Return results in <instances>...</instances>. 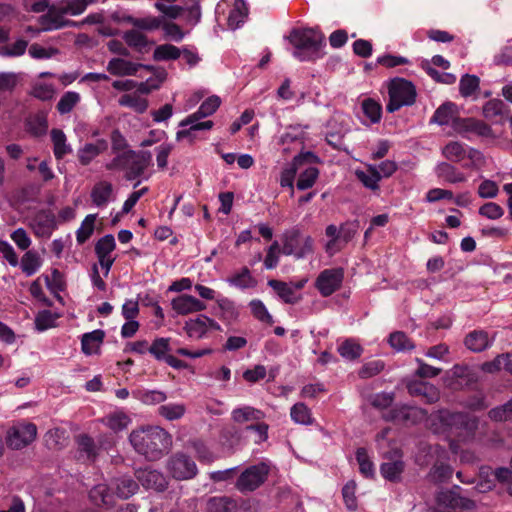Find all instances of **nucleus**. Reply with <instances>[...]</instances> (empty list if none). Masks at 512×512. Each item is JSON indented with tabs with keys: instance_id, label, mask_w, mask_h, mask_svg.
I'll return each mask as SVG.
<instances>
[{
	"instance_id": "63",
	"label": "nucleus",
	"mask_w": 512,
	"mask_h": 512,
	"mask_svg": "<svg viewBox=\"0 0 512 512\" xmlns=\"http://www.w3.org/2000/svg\"><path fill=\"white\" fill-rule=\"evenodd\" d=\"M104 423L113 431L118 432L125 429L129 423V418L124 413H114L107 416Z\"/></svg>"
},
{
	"instance_id": "33",
	"label": "nucleus",
	"mask_w": 512,
	"mask_h": 512,
	"mask_svg": "<svg viewBox=\"0 0 512 512\" xmlns=\"http://www.w3.org/2000/svg\"><path fill=\"white\" fill-rule=\"evenodd\" d=\"M50 137L53 143V153L57 160L63 159L72 152L71 146L67 144L66 135L61 129H52Z\"/></svg>"
},
{
	"instance_id": "11",
	"label": "nucleus",
	"mask_w": 512,
	"mask_h": 512,
	"mask_svg": "<svg viewBox=\"0 0 512 512\" xmlns=\"http://www.w3.org/2000/svg\"><path fill=\"white\" fill-rule=\"evenodd\" d=\"M313 252V239L310 236L302 238L298 227L287 230L283 235V253L303 258Z\"/></svg>"
},
{
	"instance_id": "6",
	"label": "nucleus",
	"mask_w": 512,
	"mask_h": 512,
	"mask_svg": "<svg viewBox=\"0 0 512 512\" xmlns=\"http://www.w3.org/2000/svg\"><path fill=\"white\" fill-rule=\"evenodd\" d=\"M96 0H62L57 5L50 6L47 14L42 16V24L45 30L58 29L64 26L62 16L64 14L79 15L85 11L89 4Z\"/></svg>"
},
{
	"instance_id": "59",
	"label": "nucleus",
	"mask_w": 512,
	"mask_h": 512,
	"mask_svg": "<svg viewBox=\"0 0 512 512\" xmlns=\"http://www.w3.org/2000/svg\"><path fill=\"white\" fill-rule=\"evenodd\" d=\"M252 315L259 321L273 325L274 320L261 300H252L249 304Z\"/></svg>"
},
{
	"instance_id": "15",
	"label": "nucleus",
	"mask_w": 512,
	"mask_h": 512,
	"mask_svg": "<svg viewBox=\"0 0 512 512\" xmlns=\"http://www.w3.org/2000/svg\"><path fill=\"white\" fill-rule=\"evenodd\" d=\"M168 470L177 480L192 479L197 475L195 462L183 453H176L168 461Z\"/></svg>"
},
{
	"instance_id": "61",
	"label": "nucleus",
	"mask_w": 512,
	"mask_h": 512,
	"mask_svg": "<svg viewBox=\"0 0 512 512\" xmlns=\"http://www.w3.org/2000/svg\"><path fill=\"white\" fill-rule=\"evenodd\" d=\"M230 282L242 289L254 287L256 284L255 279L252 277L247 267H243L239 273L235 274Z\"/></svg>"
},
{
	"instance_id": "22",
	"label": "nucleus",
	"mask_w": 512,
	"mask_h": 512,
	"mask_svg": "<svg viewBox=\"0 0 512 512\" xmlns=\"http://www.w3.org/2000/svg\"><path fill=\"white\" fill-rule=\"evenodd\" d=\"M509 112V107L500 99H491L483 106V116L492 124H503Z\"/></svg>"
},
{
	"instance_id": "50",
	"label": "nucleus",
	"mask_w": 512,
	"mask_h": 512,
	"mask_svg": "<svg viewBox=\"0 0 512 512\" xmlns=\"http://www.w3.org/2000/svg\"><path fill=\"white\" fill-rule=\"evenodd\" d=\"M138 483L130 477H121L116 482V494L122 499H128L138 491Z\"/></svg>"
},
{
	"instance_id": "51",
	"label": "nucleus",
	"mask_w": 512,
	"mask_h": 512,
	"mask_svg": "<svg viewBox=\"0 0 512 512\" xmlns=\"http://www.w3.org/2000/svg\"><path fill=\"white\" fill-rule=\"evenodd\" d=\"M185 412L186 406L180 403H168L158 408V414L169 421L182 418Z\"/></svg>"
},
{
	"instance_id": "21",
	"label": "nucleus",
	"mask_w": 512,
	"mask_h": 512,
	"mask_svg": "<svg viewBox=\"0 0 512 512\" xmlns=\"http://www.w3.org/2000/svg\"><path fill=\"white\" fill-rule=\"evenodd\" d=\"M407 390L411 396L421 397L427 404L436 403L440 398V392L434 385L421 380L410 381Z\"/></svg>"
},
{
	"instance_id": "9",
	"label": "nucleus",
	"mask_w": 512,
	"mask_h": 512,
	"mask_svg": "<svg viewBox=\"0 0 512 512\" xmlns=\"http://www.w3.org/2000/svg\"><path fill=\"white\" fill-rule=\"evenodd\" d=\"M37 437V426L28 421H18L7 431L6 444L13 450L30 445Z\"/></svg>"
},
{
	"instance_id": "49",
	"label": "nucleus",
	"mask_w": 512,
	"mask_h": 512,
	"mask_svg": "<svg viewBox=\"0 0 512 512\" xmlns=\"http://www.w3.org/2000/svg\"><path fill=\"white\" fill-rule=\"evenodd\" d=\"M388 342L397 351H408L415 348L414 342L402 331L392 332Z\"/></svg>"
},
{
	"instance_id": "46",
	"label": "nucleus",
	"mask_w": 512,
	"mask_h": 512,
	"mask_svg": "<svg viewBox=\"0 0 512 512\" xmlns=\"http://www.w3.org/2000/svg\"><path fill=\"white\" fill-rule=\"evenodd\" d=\"M181 56V49L172 44L158 45L153 53L155 61L177 60Z\"/></svg>"
},
{
	"instance_id": "17",
	"label": "nucleus",
	"mask_w": 512,
	"mask_h": 512,
	"mask_svg": "<svg viewBox=\"0 0 512 512\" xmlns=\"http://www.w3.org/2000/svg\"><path fill=\"white\" fill-rule=\"evenodd\" d=\"M137 481L145 489H153L162 492L167 489L168 481L164 474L150 467L139 468L135 471Z\"/></svg>"
},
{
	"instance_id": "7",
	"label": "nucleus",
	"mask_w": 512,
	"mask_h": 512,
	"mask_svg": "<svg viewBox=\"0 0 512 512\" xmlns=\"http://www.w3.org/2000/svg\"><path fill=\"white\" fill-rule=\"evenodd\" d=\"M389 101L386 110L394 113L404 106H411L415 103L417 92L415 85L404 78L396 77L388 84Z\"/></svg>"
},
{
	"instance_id": "24",
	"label": "nucleus",
	"mask_w": 512,
	"mask_h": 512,
	"mask_svg": "<svg viewBox=\"0 0 512 512\" xmlns=\"http://www.w3.org/2000/svg\"><path fill=\"white\" fill-rule=\"evenodd\" d=\"M108 149V141L97 139L94 143H85L78 149L77 158L82 166H88L96 157Z\"/></svg>"
},
{
	"instance_id": "52",
	"label": "nucleus",
	"mask_w": 512,
	"mask_h": 512,
	"mask_svg": "<svg viewBox=\"0 0 512 512\" xmlns=\"http://www.w3.org/2000/svg\"><path fill=\"white\" fill-rule=\"evenodd\" d=\"M363 349L353 339H346L338 347V353L345 359L355 360L361 356Z\"/></svg>"
},
{
	"instance_id": "18",
	"label": "nucleus",
	"mask_w": 512,
	"mask_h": 512,
	"mask_svg": "<svg viewBox=\"0 0 512 512\" xmlns=\"http://www.w3.org/2000/svg\"><path fill=\"white\" fill-rule=\"evenodd\" d=\"M302 160H309L312 162H317L319 158L313 154L312 152H306L304 154H300L294 157L293 162L287 167L283 168L280 173V186L282 188H289L290 195H294V181L297 175V165L302 162Z\"/></svg>"
},
{
	"instance_id": "12",
	"label": "nucleus",
	"mask_w": 512,
	"mask_h": 512,
	"mask_svg": "<svg viewBox=\"0 0 512 512\" xmlns=\"http://www.w3.org/2000/svg\"><path fill=\"white\" fill-rule=\"evenodd\" d=\"M269 471V466L263 462L249 466L238 477L236 488L242 493L256 490L266 481Z\"/></svg>"
},
{
	"instance_id": "19",
	"label": "nucleus",
	"mask_w": 512,
	"mask_h": 512,
	"mask_svg": "<svg viewBox=\"0 0 512 512\" xmlns=\"http://www.w3.org/2000/svg\"><path fill=\"white\" fill-rule=\"evenodd\" d=\"M31 226L36 237L50 238L57 228L56 217L50 210H40L34 216Z\"/></svg>"
},
{
	"instance_id": "62",
	"label": "nucleus",
	"mask_w": 512,
	"mask_h": 512,
	"mask_svg": "<svg viewBox=\"0 0 512 512\" xmlns=\"http://www.w3.org/2000/svg\"><path fill=\"white\" fill-rule=\"evenodd\" d=\"M356 483L353 480L348 481L342 488V496L346 507L349 510L357 509Z\"/></svg>"
},
{
	"instance_id": "47",
	"label": "nucleus",
	"mask_w": 512,
	"mask_h": 512,
	"mask_svg": "<svg viewBox=\"0 0 512 512\" xmlns=\"http://www.w3.org/2000/svg\"><path fill=\"white\" fill-rule=\"evenodd\" d=\"M80 94L74 91L65 92L56 105L57 111L61 114L70 113L74 107L80 102Z\"/></svg>"
},
{
	"instance_id": "34",
	"label": "nucleus",
	"mask_w": 512,
	"mask_h": 512,
	"mask_svg": "<svg viewBox=\"0 0 512 512\" xmlns=\"http://www.w3.org/2000/svg\"><path fill=\"white\" fill-rule=\"evenodd\" d=\"M113 194V186L108 181L96 183L91 190V199L97 207H104Z\"/></svg>"
},
{
	"instance_id": "44",
	"label": "nucleus",
	"mask_w": 512,
	"mask_h": 512,
	"mask_svg": "<svg viewBox=\"0 0 512 512\" xmlns=\"http://www.w3.org/2000/svg\"><path fill=\"white\" fill-rule=\"evenodd\" d=\"M96 217V214H89L82 221L79 229L76 231V240L79 245H83L92 236Z\"/></svg>"
},
{
	"instance_id": "48",
	"label": "nucleus",
	"mask_w": 512,
	"mask_h": 512,
	"mask_svg": "<svg viewBox=\"0 0 512 512\" xmlns=\"http://www.w3.org/2000/svg\"><path fill=\"white\" fill-rule=\"evenodd\" d=\"M356 460L359 464L360 473L366 478H373L375 475L374 464L370 460L366 448L360 447L356 450Z\"/></svg>"
},
{
	"instance_id": "2",
	"label": "nucleus",
	"mask_w": 512,
	"mask_h": 512,
	"mask_svg": "<svg viewBox=\"0 0 512 512\" xmlns=\"http://www.w3.org/2000/svg\"><path fill=\"white\" fill-rule=\"evenodd\" d=\"M134 450L149 461H156L168 453L172 436L159 426H145L134 429L129 435Z\"/></svg>"
},
{
	"instance_id": "37",
	"label": "nucleus",
	"mask_w": 512,
	"mask_h": 512,
	"mask_svg": "<svg viewBox=\"0 0 512 512\" xmlns=\"http://www.w3.org/2000/svg\"><path fill=\"white\" fill-rule=\"evenodd\" d=\"M357 179L368 189L373 191L379 189V182L381 180V174L376 166L369 165L367 172L356 171Z\"/></svg>"
},
{
	"instance_id": "10",
	"label": "nucleus",
	"mask_w": 512,
	"mask_h": 512,
	"mask_svg": "<svg viewBox=\"0 0 512 512\" xmlns=\"http://www.w3.org/2000/svg\"><path fill=\"white\" fill-rule=\"evenodd\" d=\"M453 130L461 137L467 140L474 138H490L493 137L491 126L482 120L476 118H461L457 117L452 121Z\"/></svg>"
},
{
	"instance_id": "1",
	"label": "nucleus",
	"mask_w": 512,
	"mask_h": 512,
	"mask_svg": "<svg viewBox=\"0 0 512 512\" xmlns=\"http://www.w3.org/2000/svg\"><path fill=\"white\" fill-rule=\"evenodd\" d=\"M428 427L434 434L444 436L452 446L454 443L466 442L474 437L478 419L466 412L440 409L429 415Z\"/></svg>"
},
{
	"instance_id": "31",
	"label": "nucleus",
	"mask_w": 512,
	"mask_h": 512,
	"mask_svg": "<svg viewBox=\"0 0 512 512\" xmlns=\"http://www.w3.org/2000/svg\"><path fill=\"white\" fill-rule=\"evenodd\" d=\"M436 174L438 178L451 184L462 183L467 179L463 172L459 171L457 167L448 162L439 163L436 166Z\"/></svg>"
},
{
	"instance_id": "60",
	"label": "nucleus",
	"mask_w": 512,
	"mask_h": 512,
	"mask_svg": "<svg viewBox=\"0 0 512 512\" xmlns=\"http://www.w3.org/2000/svg\"><path fill=\"white\" fill-rule=\"evenodd\" d=\"M453 470L447 464L434 465L429 476L434 483L440 484L447 482L452 477Z\"/></svg>"
},
{
	"instance_id": "38",
	"label": "nucleus",
	"mask_w": 512,
	"mask_h": 512,
	"mask_svg": "<svg viewBox=\"0 0 512 512\" xmlns=\"http://www.w3.org/2000/svg\"><path fill=\"white\" fill-rule=\"evenodd\" d=\"M454 108L455 104L452 102H446L440 105L434 112L431 122L437 123L441 126L449 124L452 126L453 119L457 118L454 116Z\"/></svg>"
},
{
	"instance_id": "53",
	"label": "nucleus",
	"mask_w": 512,
	"mask_h": 512,
	"mask_svg": "<svg viewBox=\"0 0 512 512\" xmlns=\"http://www.w3.org/2000/svg\"><path fill=\"white\" fill-rule=\"evenodd\" d=\"M290 415L293 421L303 425L312 424V414L304 403H296L292 406Z\"/></svg>"
},
{
	"instance_id": "28",
	"label": "nucleus",
	"mask_w": 512,
	"mask_h": 512,
	"mask_svg": "<svg viewBox=\"0 0 512 512\" xmlns=\"http://www.w3.org/2000/svg\"><path fill=\"white\" fill-rule=\"evenodd\" d=\"M268 286L271 287L279 298L287 304H296L301 299L300 295H297L292 285L276 279L268 281Z\"/></svg>"
},
{
	"instance_id": "39",
	"label": "nucleus",
	"mask_w": 512,
	"mask_h": 512,
	"mask_svg": "<svg viewBox=\"0 0 512 512\" xmlns=\"http://www.w3.org/2000/svg\"><path fill=\"white\" fill-rule=\"evenodd\" d=\"M208 512H236L237 502L230 497H212L207 504Z\"/></svg>"
},
{
	"instance_id": "58",
	"label": "nucleus",
	"mask_w": 512,
	"mask_h": 512,
	"mask_svg": "<svg viewBox=\"0 0 512 512\" xmlns=\"http://www.w3.org/2000/svg\"><path fill=\"white\" fill-rule=\"evenodd\" d=\"M191 446L195 452L196 458L201 463H212L216 456L214 453L209 449V447L202 441V440H194L191 442Z\"/></svg>"
},
{
	"instance_id": "27",
	"label": "nucleus",
	"mask_w": 512,
	"mask_h": 512,
	"mask_svg": "<svg viewBox=\"0 0 512 512\" xmlns=\"http://www.w3.org/2000/svg\"><path fill=\"white\" fill-rule=\"evenodd\" d=\"M123 39L125 43L140 54H145L150 50L152 42L142 32L131 29L124 33Z\"/></svg>"
},
{
	"instance_id": "25",
	"label": "nucleus",
	"mask_w": 512,
	"mask_h": 512,
	"mask_svg": "<svg viewBox=\"0 0 512 512\" xmlns=\"http://www.w3.org/2000/svg\"><path fill=\"white\" fill-rule=\"evenodd\" d=\"M493 341L494 338H490L488 332L475 329L465 336L464 345L468 350L479 353L489 348Z\"/></svg>"
},
{
	"instance_id": "45",
	"label": "nucleus",
	"mask_w": 512,
	"mask_h": 512,
	"mask_svg": "<svg viewBox=\"0 0 512 512\" xmlns=\"http://www.w3.org/2000/svg\"><path fill=\"white\" fill-rule=\"evenodd\" d=\"M364 115L371 123H379L382 117V105L373 98H365L361 103Z\"/></svg>"
},
{
	"instance_id": "56",
	"label": "nucleus",
	"mask_w": 512,
	"mask_h": 512,
	"mask_svg": "<svg viewBox=\"0 0 512 512\" xmlns=\"http://www.w3.org/2000/svg\"><path fill=\"white\" fill-rule=\"evenodd\" d=\"M480 80L475 75L465 74L460 79L459 91L463 97L472 96L477 90H479Z\"/></svg>"
},
{
	"instance_id": "57",
	"label": "nucleus",
	"mask_w": 512,
	"mask_h": 512,
	"mask_svg": "<svg viewBox=\"0 0 512 512\" xmlns=\"http://www.w3.org/2000/svg\"><path fill=\"white\" fill-rule=\"evenodd\" d=\"M58 315L50 310L39 311L35 317V327L38 331H45L55 327Z\"/></svg>"
},
{
	"instance_id": "64",
	"label": "nucleus",
	"mask_w": 512,
	"mask_h": 512,
	"mask_svg": "<svg viewBox=\"0 0 512 512\" xmlns=\"http://www.w3.org/2000/svg\"><path fill=\"white\" fill-rule=\"evenodd\" d=\"M478 213L488 219L497 220L504 215V209L495 202H487L480 206Z\"/></svg>"
},
{
	"instance_id": "16",
	"label": "nucleus",
	"mask_w": 512,
	"mask_h": 512,
	"mask_svg": "<svg viewBox=\"0 0 512 512\" xmlns=\"http://www.w3.org/2000/svg\"><path fill=\"white\" fill-rule=\"evenodd\" d=\"M183 329L187 336L193 339H202L213 330H222L218 322L204 314H199L196 318L187 320Z\"/></svg>"
},
{
	"instance_id": "36",
	"label": "nucleus",
	"mask_w": 512,
	"mask_h": 512,
	"mask_svg": "<svg viewBox=\"0 0 512 512\" xmlns=\"http://www.w3.org/2000/svg\"><path fill=\"white\" fill-rule=\"evenodd\" d=\"M171 339L168 337H158L150 344V354L157 361H163L171 354Z\"/></svg>"
},
{
	"instance_id": "20",
	"label": "nucleus",
	"mask_w": 512,
	"mask_h": 512,
	"mask_svg": "<svg viewBox=\"0 0 512 512\" xmlns=\"http://www.w3.org/2000/svg\"><path fill=\"white\" fill-rule=\"evenodd\" d=\"M171 306L178 315L197 313L204 311L207 308L203 301L189 294H181L173 298Z\"/></svg>"
},
{
	"instance_id": "30",
	"label": "nucleus",
	"mask_w": 512,
	"mask_h": 512,
	"mask_svg": "<svg viewBox=\"0 0 512 512\" xmlns=\"http://www.w3.org/2000/svg\"><path fill=\"white\" fill-rule=\"evenodd\" d=\"M232 420L238 424L253 423L265 417L263 411L251 406L235 408L231 413Z\"/></svg>"
},
{
	"instance_id": "54",
	"label": "nucleus",
	"mask_w": 512,
	"mask_h": 512,
	"mask_svg": "<svg viewBox=\"0 0 512 512\" xmlns=\"http://www.w3.org/2000/svg\"><path fill=\"white\" fill-rule=\"evenodd\" d=\"M116 243L114 236L107 234L101 237L95 244V254L97 258L110 257L111 253L115 250Z\"/></svg>"
},
{
	"instance_id": "43",
	"label": "nucleus",
	"mask_w": 512,
	"mask_h": 512,
	"mask_svg": "<svg viewBox=\"0 0 512 512\" xmlns=\"http://www.w3.org/2000/svg\"><path fill=\"white\" fill-rule=\"evenodd\" d=\"M452 378L457 380V385H462V381L465 385H470L477 382V374L467 365L456 364L451 369Z\"/></svg>"
},
{
	"instance_id": "14",
	"label": "nucleus",
	"mask_w": 512,
	"mask_h": 512,
	"mask_svg": "<svg viewBox=\"0 0 512 512\" xmlns=\"http://www.w3.org/2000/svg\"><path fill=\"white\" fill-rule=\"evenodd\" d=\"M344 280L343 268L324 269L317 276L315 287L323 297H329L340 289Z\"/></svg>"
},
{
	"instance_id": "4",
	"label": "nucleus",
	"mask_w": 512,
	"mask_h": 512,
	"mask_svg": "<svg viewBox=\"0 0 512 512\" xmlns=\"http://www.w3.org/2000/svg\"><path fill=\"white\" fill-rule=\"evenodd\" d=\"M152 165V154L147 150H126L113 157L105 165L108 171H122L124 178L133 181L143 177L148 179L150 175H145V171Z\"/></svg>"
},
{
	"instance_id": "3",
	"label": "nucleus",
	"mask_w": 512,
	"mask_h": 512,
	"mask_svg": "<svg viewBox=\"0 0 512 512\" xmlns=\"http://www.w3.org/2000/svg\"><path fill=\"white\" fill-rule=\"evenodd\" d=\"M287 39L294 47L293 56L301 62H315L324 56V34L315 28H293Z\"/></svg>"
},
{
	"instance_id": "8",
	"label": "nucleus",
	"mask_w": 512,
	"mask_h": 512,
	"mask_svg": "<svg viewBox=\"0 0 512 512\" xmlns=\"http://www.w3.org/2000/svg\"><path fill=\"white\" fill-rule=\"evenodd\" d=\"M428 414L425 409L409 406L396 405L386 412H382V419L386 422H393L405 426H412L426 420L428 422Z\"/></svg>"
},
{
	"instance_id": "13",
	"label": "nucleus",
	"mask_w": 512,
	"mask_h": 512,
	"mask_svg": "<svg viewBox=\"0 0 512 512\" xmlns=\"http://www.w3.org/2000/svg\"><path fill=\"white\" fill-rule=\"evenodd\" d=\"M456 490H460V487L454 486L450 490L438 492L435 497L437 506L445 509L447 512H460L474 509L475 502L460 496Z\"/></svg>"
},
{
	"instance_id": "41",
	"label": "nucleus",
	"mask_w": 512,
	"mask_h": 512,
	"mask_svg": "<svg viewBox=\"0 0 512 512\" xmlns=\"http://www.w3.org/2000/svg\"><path fill=\"white\" fill-rule=\"evenodd\" d=\"M320 171L318 168L310 166L303 170L296 181L298 190H308L312 188L319 178Z\"/></svg>"
},
{
	"instance_id": "40",
	"label": "nucleus",
	"mask_w": 512,
	"mask_h": 512,
	"mask_svg": "<svg viewBox=\"0 0 512 512\" xmlns=\"http://www.w3.org/2000/svg\"><path fill=\"white\" fill-rule=\"evenodd\" d=\"M119 104L133 109L136 113H144L148 108V100L136 93L123 94L119 98Z\"/></svg>"
},
{
	"instance_id": "35",
	"label": "nucleus",
	"mask_w": 512,
	"mask_h": 512,
	"mask_svg": "<svg viewBox=\"0 0 512 512\" xmlns=\"http://www.w3.org/2000/svg\"><path fill=\"white\" fill-rule=\"evenodd\" d=\"M405 463L402 460L384 462L380 466L381 475L388 481L398 483L401 481V475L404 472Z\"/></svg>"
},
{
	"instance_id": "42",
	"label": "nucleus",
	"mask_w": 512,
	"mask_h": 512,
	"mask_svg": "<svg viewBox=\"0 0 512 512\" xmlns=\"http://www.w3.org/2000/svg\"><path fill=\"white\" fill-rule=\"evenodd\" d=\"M42 260L36 251H27L21 259V269L26 276H32L40 268Z\"/></svg>"
},
{
	"instance_id": "5",
	"label": "nucleus",
	"mask_w": 512,
	"mask_h": 512,
	"mask_svg": "<svg viewBox=\"0 0 512 512\" xmlns=\"http://www.w3.org/2000/svg\"><path fill=\"white\" fill-rule=\"evenodd\" d=\"M443 156L451 162L461 163L462 168L478 170L485 164V157L479 150L458 141L448 142L442 149Z\"/></svg>"
},
{
	"instance_id": "55",
	"label": "nucleus",
	"mask_w": 512,
	"mask_h": 512,
	"mask_svg": "<svg viewBox=\"0 0 512 512\" xmlns=\"http://www.w3.org/2000/svg\"><path fill=\"white\" fill-rule=\"evenodd\" d=\"M78 450L86 454L88 460H95L97 455L94 439L87 434H80L76 437Z\"/></svg>"
},
{
	"instance_id": "29",
	"label": "nucleus",
	"mask_w": 512,
	"mask_h": 512,
	"mask_svg": "<svg viewBox=\"0 0 512 512\" xmlns=\"http://www.w3.org/2000/svg\"><path fill=\"white\" fill-rule=\"evenodd\" d=\"M105 338V332L97 329L89 333H85L81 339V349L85 355L98 353L101 344Z\"/></svg>"
},
{
	"instance_id": "26",
	"label": "nucleus",
	"mask_w": 512,
	"mask_h": 512,
	"mask_svg": "<svg viewBox=\"0 0 512 512\" xmlns=\"http://www.w3.org/2000/svg\"><path fill=\"white\" fill-rule=\"evenodd\" d=\"M249 9L244 0H234L228 10L227 26L231 30L241 27L248 18Z\"/></svg>"
},
{
	"instance_id": "32",
	"label": "nucleus",
	"mask_w": 512,
	"mask_h": 512,
	"mask_svg": "<svg viewBox=\"0 0 512 512\" xmlns=\"http://www.w3.org/2000/svg\"><path fill=\"white\" fill-rule=\"evenodd\" d=\"M141 66L122 58H113L108 62L107 70L116 76L135 75Z\"/></svg>"
},
{
	"instance_id": "23",
	"label": "nucleus",
	"mask_w": 512,
	"mask_h": 512,
	"mask_svg": "<svg viewBox=\"0 0 512 512\" xmlns=\"http://www.w3.org/2000/svg\"><path fill=\"white\" fill-rule=\"evenodd\" d=\"M221 104V100L218 96L213 95L205 99L200 107L194 113L188 115L185 119H183L180 123V127H186L188 124H193L194 122L208 117L216 112Z\"/></svg>"
}]
</instances>
